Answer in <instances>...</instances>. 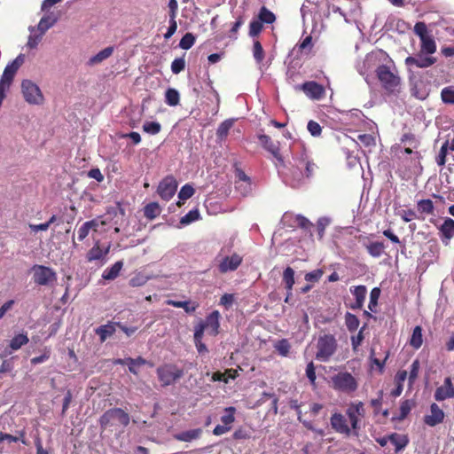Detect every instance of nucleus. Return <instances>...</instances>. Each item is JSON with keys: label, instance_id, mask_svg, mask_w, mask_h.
Segmentation results:
<instances>
[{"label": "nucleus", "instance_id": "1", "mask_svg": "<svg viewBox=\"0 0 454 454\" xmlns=\"http://www.w3.org/2000/svg\"><path fill=\"white\" fill-rule=\"evenodd\" d=\"M292 153V161L283 171V181L286 185L299 188L307 184L313 176L317 166L301 143L294 144Z\"/></svg>", "mask_w": 454, "mask_h": 454}, {"label": "nucleus", "instance_id": "2", "mask_svg": "<svg viewBox=\"0 0 454 454\" xmlns=\"http://www.w3.org/2000/svg\"><path fill=\"white\" fill-rule=\"evenodd\" d=\"M377 76L382 87L390 93L399 91L401 79L395 70H392L387 65H380L377 69Z\"/></svg>", "mask_w": 454, "mask_h": 454}, {"label": "nucleus", "instance_id": "3", "mask_svg": "<svg viewBox=\"0 0 454 454\" xmlns=\"http://www.w3.org/2000/svg\"><path fill=\"white\" fill-rule=\"evenodd\" d=\"M129 423V416L120 408H114L106 411L99 419L100 427L106 429L109 427H126Z\"/></svg>", "mask_w": 454, "mask_h": 454}, {"label": "nucleus", "instance_id": "4", "mask_svg": "<svg viewBox=\"0 0 454 454\" xmlns=\"http://www.w3.org/2000/svg\"><path fill=\"white\" fill-rule=\"evenodd\" d=\"M21 93L25 101L33 106L43 104L44 97L40 87L29 79L21 82Z\"/></svg>", "mask_w": 454, "mask_h": 454}, {"label": "nucleus", "instance_id": "5", "mask_svg": "<svg viewBox=\"0 0 454 454\" xmlns=\"http://www.w3.org/2000/svg\"><path fill=\"white\" fill-rule=\"evenodd\" d=\"M333 387L343 393H352L357 389L358 383L355 377L347 372H340L331 378Z\"/></svg>", "mask_w": 454, "mask_h": 454}, {"label": "nucleus", "instance_id": "6", "mask_svg": "<svg viewBox=\"0 0 454 454\" xmlns=\"http://www.w3.org/2000/svg\"><path fill=\"white\" fill-rule=\"evenodd\" d=\"M33 280L39 286H50L57 280L56 271L47 266L35 264L30 270Z\"/></svg>", "mask_w": 454, "mask_h": 454}, {"label": "nucleus", "instance_id": "7", "mask_svg": "<svg viewBox=\"0 0 454 454\" xmlns=\"http://www.w3.org/2000/svg\"><path fill=\"white\" fill-rule=\"evenodd\" d=\"M221 314L218 310L212 311L205 320L200 321L194 327V332H200L204 335L206 331L209 335L216 336L220 330Z\"/></svg>", "mask_w": 454, "mask_h": 454}, {"label": "nucleus", "instance_id": "8", "mask_svg": "<svg viewBox=\"0 0 454 454\" xmlns=\"http://www.w3.org/2000/svg\"><path fill=\"white\" fill-rule=\"evenodd\" d=\"M337 348L336 340L333 335H324L318 339L316 358L326 362L335 353Z\"/></svg>", "mask_w": 454, "mask_h": 454}, {"label": "nucleus", "instance_id": "9", "mask_svg": "<svg viewBox=\"0 0 454 454\" xmlns=\"http://www.w3.org/2000/svg\"><path fill=\"white\" fill-rule=\"evenodd\" d=\"M157 375L161 385L167 387L183 377L184 372L174 364H164L157 369Z\"/></svg>", "mask_w": 454, "mask_h": 454}, {"label": "nucleus", "instance_id": "10", "mask_svg": "<svg viewBox=\"0 0 454 454\" xmlns=\"http://www.w3.org/2000/svg\"><path fill=\"white\" fill-rule=\"evenodd\" d=\"M296 89L301 90L305 95L312 100H321L325 94V88L319 83L310 81L296 86Z\"/></svg>", "mask_w": 454, "mask_h": 454}, {"label": "nucleus", "instance_id": "11", "mask_svg": "<svg viewBox=\"0 0 454 454\" xmlns=\"http://www.w3.org/2000/svg\"><path fill=\"white\" fill-rule=\"evenodd\" d=\"M176 180L173 176H168L159 184L157 192L162 200L168 201L176 193Z\"/></svg>", "mask_w": 454, "mask_h": 454}, {"label": "nucleus", "instance_id": "12", "mask_svg": "<svg viewBox=\"0 0 454 454\" xmlns=\"http://www.w3.org/2000/svg\"><path fill=\"white\" fill-rule=\"evenodd\" d=\"M427 54L421 53L416 56H409L405 59V65L407 66L410 72L413 67L419 68H427L434 65L436 61L435 58L427 56Z\"/></svg>", "mask_w": 454, "mask_h": 454}, {"label": "nucleus", "instance_id": "13", "mask_svg": "<svg viewBox=\"0 0 454 454\" xmlns=\"http://www.w3.org/2000/svg\"><path fill=\"white\" fill-rule=\"evenodd\" d=\"M353 430L359 428V419L365 414L364 403L362 402H356L349 404L346 411Z\"/></svg>", "mask_w": 454, "mask_h": 454}, {"label": "nucleus", "instance_id": "14", "mask_svg": "<svg viewBox=\"0 0 454 454\" xmlns=\"http://www.w3.org/2000/svg\"><path fill=\"white\" fill-rule=\"evenodd\" d=\"M106 224V220L96 218L83 223L77 231V237L80 241H82L91 231H98L100 225Z\"/></svg>", "mask_w": 454, "mask_h": 454}, {"label": "nucleus", "instance_id": "15", "mask_svg": "<svg viewBox=\"0 0 454 454\" xmlns=\"http://www.w3.org/2000/svg\"><path fill=\"white\" fill-rule=\"evenodd\" d=\"M29 339L27 334L25 333H21L16 334L11 340L8 347L4 348L3 353L0 355L1 357H6L10 356L13 351L19 350L22 346L27 344Z\"/></svg>", "mask_w": 454, "mask_h": 454}, {"label": "nucleus", "instance_id": "16", "mask_svg": "<svg viewBox=\"0 0 454 454\" xmlns=\"http://www.w3.org/2000/svg\"><path fill=\"white\" fill-rule=\"evenodd\" d=\"M241 262L242 257L238 254H233L230 256H225L222 259V261L219 263V271L221 273L234 271L239 268Z\"/></svg>", "mask_w": 454, "mask_h": 454}, {"label": "nucleus", "instance_id": "17", "mask_svg": "<svg viewBox=\"0 0 454 454\" xmlns=\"http://www.w3.org/2000/svg\"><path fill=\"white\" fill-rule=\"evenodd\" d=\"M454 397V387L451 379L447 377L442 386L438 387L434 392L436 401H443Z\"/></svg>", "mask_w": 454, "mask_h": 454}, {"label": "nucleus", "instance_id": "18", "mask_svg": "<svg viewBox=\"0 0 454 454\" xmlns=\"http://www.w3.org/2000/svg\"><path fill=\"white\" fill-rule=\"evenodd\" d=\"M331 426L332 427L340 434H345V435H350L351 434V428L348 427L347 420L345 417L338 412H335L332 415L331 419Z\"/></svg>", "mask_w": 454, "mask_h": 454}, {"label": "nucleus", "instance_id": "19", "mask_svg": "<svg viewBox=\"0 0 454 454\" xmlns=\"http://www.w3.org/2000/svg\"><path fill=\"white\" fill-rule=\"evenodd\" d=\"M443 419V411L436 403H432L430 405V413L424 417V422L429 427H435L442 423Z\"/></svg>", "mask_w": 454, "mask_h": 454}, {"label": "nucleus", "instance_id": "20", "mask_svg": "<svg viewBox=\"0 0 454 454\" xmlns=\"http://www.w3.org/2000/svg\"><path fill=\"white\" fill-rule=\"evenodd\" d=\"M258 139L261 145L272 154V156L278 160L279 162H283V159L279 153V146L278 142H274L271 138L267 135H259Z\"/></svg>", "mask_w": 454, "mask_h": 454}, {"label": "nucleus", "instance_id": "21", "mask_svg": "<svg viewBox=\"0 0 454 454\" xmlns=\"http://www.w3.org/2000/svg\"><path fill=\"white\" fill-rule=\"evenodd\" d=\"M410 85L411 92L415 98L419 99H425L427 97L428 92L425 83L413 74L410 76Z\"/></svg>", "mask_w": 454, "mask_h": 454}, {"label": "nucleus", "instance_id": "22", "mask_svg": "<svg viewBox=\"0 0 454 454\" xmlns=\"http://www.w3.org/2000/svg\"><path fill=\"white\" fill-rule=\"evenodd\" d=\"M350 293L355 297V302L350 306L353 309H360L363 308L367 294L365 286H357L350 287Z\"/></svg>", "mask_w": 454, "mask_h": 454}, {"label": "nucleus", "instance_id": "23", "mask_svg": "<svg viewBox=\"0 0 454 454\" xmlns=\"http://www.w3.org/2000/svg\"><path fill=\"white\" fill-rule=\"evenodd\" d=\"M380 54L381 53L371 52L365 56L362 66L359 65L357 67L360 74L366 75L372 68L376 67Z\"/></svg>", "mask_w": 454, "mask_h": 454}, {"label": "nucleus", "instance_id": "24", "mask_svg": "<svg viewBox=\"0 0 454 454\" xmlns=\"http://www.w3.org/2000/svg\"><path fill=\"white\" fill-rule=\"evenodd\" d=\"M28 31L29 35L27 37L26 47L28 50H35L38 48L40 43L42 42L44 34L37 30L34 26L28 27Z\"/></svg>", "mask_w": 454, "mask_h": 454}, {"label": "nucleus", "instance_id": "25", "mask_svg": "<svg viewBox=\"0 0 454 454\" xmlns=\"http://www.w3.org/2000/svg\"><path fill=\"white\" fill-rule=\"evenodd\" d=\"M58 21V17L51 12L43 15L39 20L35 28L45 35V33L51 28Z\"/></svg>", "mask_w": 454, "mask_h": 454}, {"label": "nucleus", "instance_id": "26", "mask_svg": "<svg viewBox=\"0 0 454 454\" xmlns=\"http://www.w3.org/2000/svg\"><path fill=\"white\" fill-rule=\"evenodd\" d=\"M202 434L201 428H195L187 431H184L174 435V438L180 442H191L194 440L199 439Z\"/></svg>", "mask_w": 454, "mask_h": 454}, {"label": "nucleus", "instance_id": "27", "mask_svg": "<svg viewBox=\"0 0 454 454\" xmlns=\"http://www.w3.org/2000/svg\"><path fill=\"white\" fill-rule=\"evenodd\" d=\"M113 52H114L113 46L106 47V48L103 49L102 51H100L99 52H98L96 55L90 57L88 60V65L89 66L98 65V64L102 63L104 60H106V59H108L113 54Z\"/></svg>", "mask_w": 454, "mask_h": 454}, {"label": "nucleus", "instance_id": "28", "mask_svg": "<svg viewBox=\"0 0 454 454\" xmlns=\"http://www.w3.org/2000/svg\"><path fill=\"white\" fill-rule=\"evenodd\" d=\"M110 247L103 249L99 247L98 241L95 243L93 247L88 252L87 259L89 262L103 259L109 252Z\"/></svg>", "mask_w": 454, "mask_h": 454}, {"label": "nucleus", "instance_id": "29", "mask_svg": "<svg viewBox=\"0 0 454 454\" xmlns=\"http://www.w3.org/2000/svg\"><path fill=\"white\" fill-rule=\"evenodd\" d=\"M389 442L395 447V453H399L409 443V438L405 434H399L396 433L389 434Z\"/></svg>", "mask_w": 454, "mask_h": 454}, {"label": "nucleus", "instance_id": "30", "mask_svg": "<svg viewBox=\"0 0 454 454\" xmlns=\"http://www.w3.org/2000/svg\"><path fill=\"white\" fill-rule=\"evenodd\" d=\"M442 237L450 240L454 237V220L447 217L439 228Z\"/></svg>", "mask_w": 454, "mask_h": 454}, {"label": "nucleus", "instance_id": "31", "mask_svg": "<svg viewBox=\"0 0 454 454\" xmlns=\"http://www.w3.org/2000/svg\"><path fill=\"white\" fill-rule=\"evenodd\" d=\"M420 51L421 53L432 55L436 51V44L431 35L420 39Z\"/></svg>", "mask_w": 454, "mask_h": 454}, {"label": "nucleus", "instance_id": "32", "mask_svg": "<svg viewBox=\"0 0 454 454\" xmlns=\"http://www.w3.org/2000/svg\"><path fill=\"white\" fill-rule=\"evenodd\" d=\"M123 266L121 261L116 262L112 267L106 268L102 274L104 279L113 280L116 278Z\"/></svg>", "mask_w": 454, "mask_h": 454}, {"label": "nucleus", "instance_id": "33", "mask_svg": "<svg viewBox=\"0 0 454 454\" xmlns=\"http://www.w3.org/2000/svg\"><path fill=\"white\" fill-rule=\"evenodd\" d=\"M237 176L238 180L236 181L235 187L244 186L243 196H247L251 192L249 178L243 171H239Z\"/></svg>", "mask_w": 454, "mask_h": 454}, {"label": "nucleus", "instance_id": "34", "mask_svg": "<svg viewBox=\"0 0 454 454\" xmlns=\"http://www.w3.org/2000/svg\"><path fill=\"white\" fill-rule=\"evenodd\" d=\"M168 304L172 305L175 308H182L186 313H193L198 308V304H191L188 301H167Z\"/></svg>", "mask_w": 454, "mask_h": 454}, {"label": "nucleus", "instance_id": "35", "mask_svg": "<svg viewBox=\"0 0 454 454\" xmlns=\"http://www.w3.org/2000/svg\"><path fill=\"white\" fill-rule=\"evenodd\" d=\"M160 212L161 210L160 205L157 202L147 204L144 209L145 216L150 220L156 218L160 214Z\"/></svg>", "mask_w": 454, "mask_h": 454}, {"label": "nucleus", "instance_id": "36", "mask_svg": "<svg viewBox=\"0 0 454 454\" xmlns=\"http://www.w3.org/2000/svg\"><path fill=\"white\" fill-rule=\"evenodd\" d=\"M233 123H234V121L232 119H228V120H225L224 121H223L219 125V127L216 130V136L220 140H223L227 137L230 129L233 126Z\"/></svg>", "mask_w": 454, "mask_h": 454}, {"label": "nucleus", "instance_id": "37", "mask_svg": "<svg viewBox=\"0 0 454 454\" xmlns=\"http://www.w3.org/2000/svg\"><path fill=\"white\" fill-rule=\"evenodd\" d=\"M180 95L175 89H168L165 92V102L170 106H176L179 104Z\"/></svg>", "mask_w": 454, "mask_h": 454}, {"label": "nucleus", "instance_id": "38", "mask_svg": "<svg viewBox=\"0 0 454 454\" xmlns=\"http://www.w3.org/2000/svg\"><path fill=\"white\" fill-rule=\"evenodd\" d=\"M422 343H423L422 328L420 326H416L413 329V332H412V334H411V337L410 340V344L411 347L418 349L421 347Z\"/></svg>", "mask_w": 454, "mask_h": 454}, {"label": "nucleus", "instance_id": "39", "mask_svg": "<svg viewBox=\"0 0 454 454\" xmlns=\"http://www.w3.org/2000/svg\"><path fill=\"white\" fill-rule=\"evenodd\" d=\"M360 321L356 316L347 312L345 314V325L349 332H355L359 327Z\"/></svg>", "mask_w": 454, "mask_h": 454}, {"label": "nucleus", "instance_id": "40", "mask_svg": "<svg viewBox=\"0 0 454 454\" xmlns=\"http://www.w3.org/2000/svg\"><path fill=\"white\" fill-rule=\"evenodd\" d=\"M115 329L112 325H105L99 326L96 330V333L100 337L101 341H105L108 337L114 334Z\"/></svg>", "mask_w": 454, "mask_h": 454}, {"label": "nucleus", "instance_id": "41", "mask_svg": "<svg viewBox=\"0 0 454 454\" xmlns=\"http://www.w3.org/2000/svg\"><path fill=\"white\" fill-rule=\"evenodd\" d=\"M441 98L444 104L454 105V86H448L442 90Z\"/></svg>", "mask_w": 454, "mask_h": 454}, {"label": "nucleus", "instance_id": "42", "mask_svg": "<svg viewBox=\"0 0 454 454\" xmlns=\"http://www.w3.org/2000/svg\"><path fill=\"white\" fill-rule=\"evenodd\" d=\"M283 281L286 285V288L287 291H292L293 286L294 284V270L287 267L283 273Z\"/></svg>", "mask_w": 454, "mask_h": 454}, {"label": "nucleus", "instance_id": "43", "mask_svg": "<svg viewBox=\"0 0 454 454\" xmlns=\"http://www.w3.org/2000/svg\"><path fill=\"white\" fill-rule=\"evenodd\" d=\"M274 348L280 356L286 357L289 355L291 345L287 340L282 339L275 343Z\"/></svg>", "mask_w": 454, "mask_h": 454}, {"label": "nucleus", "instance_id": "44", "mask_svg": "<svg viewBox=\"0 0 454 454\" xmlns=\"http://www.w3.org/2000/svg\"><path fill=\"white\" fill-rule=\"evenodd\" d=\"M368 253L373 257H380L384 251V245L381 242H372L367 246Z\"/></svg>", "mask_w": 454, "mask_h": 454}, {"label": "nucleus", "instance_id": "45", "mask_svg": "<svg viewBox=\"0 0 454 454\" xmlns=\"http://www.w3.org/2000/svg\"><path fill=\"white\" fill-rule=\"evenodd\" d=\"M200 218V212L197 209L189 211L186 215L181 217L180 224L184 226L188 225Z\"/></svg>", "mask_w": 454, "mask_h": 454}, {"label": "nucleus", "instance_id": "46", "mask_svg": "<svg viewBox=\"0 0 454 454\" xmlns=\"http://www.w3.org/2000/svg\"><path fill=\"white\" fill-rule=\"evenodd\" d=\"M127 361H128L129 370L133 374L138 373L137 367L147 364V361L142 357H137V358L129 357V358H127Z\"/></svg>", "mask_w": 454, "mask_h": 454}, {"label": "nucleus", "instance_id": "47", "mask_svg": "<svg viewBox=\"0 0 454 454\" xmlns=\"http://www.w3.org/2000/svg\"><path fill=\"white\" fill-rule=\"evenodd\" d=\"M258 18L262 23H267V24L273 23L276 19L275 15L270 11H269L266 7H262L260 10Z\"/></svg>", "mask_w": 454, "mask_h": 454}, {"label": "nucleus", "instance_id": "48", "mask_svg": "<svg viewBox=\"0 0 454 454\" xmlns=\"http://www.w3.org/2000/svg\"><path fill=\"white\" fill-rule=\"evenodd\" d=\"M235 411H236V409L234 407L225 408V410H224L225 414L223 415L221 418V421L223 422V425H225L227 427H231V425L235 420V417H234Z\"/></svg>", "mask_w": 454, "mask_h": 454}, {"label": "nucleus", "instance_id": "49", "mask_svg": "<svg viewBox=\"0 0 454 454\" xmlns=\"http://www.w3.org/2000/svg\"><path fill=\"white\" fill-rule=\"evenodd\" d=\"M418 210L425 214H432L434 212V203L431 200H420L418 202Z\"/></svg>", "mask_w": 454, "mask_h": 454}, {"label": "nucleus", "instance_id": "50", "mask_svg": "<svg viewBox=\"0 0 454 454\" xmlns=\"http://www.w3.org/2000/svg\"><path fill=\"white\" fill-rule=\"evenodd\" d=\"M160 124L156 121H145L143 125V130L151 135H156L160 131Z\"/></svg>", "mask_w": 454, "mask_h": 454}, {"label": "nucleus", "instance_id": "51", "mask_svg": "<svg viewBox=\"0 0 454 454\" xmlns=\"http://www.w3.org/2000/svg\"><path fill=\"white\" fill-rule=\"evenodd\" d=\"M449 151V141H446L441 146L440 152L436 157V163L439 166H444L446 163V156Z\"/></svg>", "mask_w": 454, "mask_h": 454}, {"label": "nucleus", "instance_id": "52", "mask_svg": "<svg viewBox=\"0 0 454 454\" xmlns=\"http://www.w3.org/2000/svg\"><path fill=\"white\" fill-rule=\"evenodd\" d=\"M195 43V37L191 33H186L180 40L179 46L184 50H189Z\"/></svg>", "mask_w": 454, "mask_h": 454}, {"label": "nucleus", "instance_id": "53", "mask_svg": "<svg viewBox=\"0 0 454 454\" xmlns=\"http://www.w3.org/2000/svg\"><path fill=\"white\" fill-rule=\"evenodd\" d=\"M203 336L204 335L202 333H200V332H199V333L194 332V334H193L194 343H195V347L200 354L207 352V348L205 345V343H203V341H202Z\"/></svg>", "mask_w": 454, "mask_h": 454}, {"label": "nucleus", "instance_id": "54", "mask_svg": "<svg viewBox=\"0 0 454 454\" xmlns=\"http://www.w3.org/2000/svg\"><path fill=\"white\" fill-rule=\"evenodd\" d=\"M380 295V289L378 287H374L370 294V301L368 308L371 311H375V308L378 304V300Z\"/></svg>", "mask_w": 454, "mask_h": 454}, {"label": "nucleus", "instance_id": "55", "mask_svg": "<svg viewBox=\"0 0 454 454\" xmlns=\"http://www.w3.org/2000/svg\"><path fill=\"white\" fill-rule=\"evenodd\" d=\"M193 194H194L193 187L191 184H186L181 188V190L178 193V199L180 200H186L190 199Z\"/></svg>", "mask_w": 454, "mask_h": 454}, {"label": "nucleus", "instance_id": "56", "mask_svg": "<svg viewBox=\"0 0 454 454\" xmlns=\"http://www.w3.org/2000/svg\"><path fill=\"white\" fill-rule=\"evenodd\" d=\"M3 441H7L9 442H16L20 441L23 444H27V441L25 439V433L20 431L17 435H12L9 434L3 433Z\"/></svg>", "mask_w": 454, "mask_h": 454}, {"label": "nucleus", "instance_id": "57", "mask_svg": "<svg viewBox=\"0 0 454 454\" xmlns=\"http://www.w3.org/2000/svg\"><path fill=\"white\" fill-rule=\"evenodd\" d=\"M253 55L257 63H261L264 58V51L260 42H254Z\"/></svg>", "mask_w": 454, "mask_h": 454}, {"label": "nucleus", "instance_id": "58", "mask_svg": "<svg viewBox=\"0 0 454 454\" xmlns=\"http://www.w3.org/2000/svg\"><path fill=\"white\" fill-rule=\"evenodd\" d=\"M185 67V60L184 58L175 59L171 63V71L173 74H179Z\"/></svg>", "mask_w": 454, "mask_h": 454}, {"label": "nucleus", "instance_id": "59", "mask_svg": "<svg viewBox=\"0 0 454 454\" xmlns=\"http://www.w3.org/2000/svg\"><path fill=\"white\" fill-rule=\"evenodd\" d=\"M357 141L365 147H370L375 145V137L369 134L358 135Z\"/></svg>", "mask_w": 454, "mask_h": 454}, {"label": "nucleus", "instance_id": "60", "mask_svg": "<svg viewBox=\"0 0 454 454\" xmlns=\"http://www.w3.org/2000/svg\"><path fill=\"white\" fill-rule=\"evenodd\" d=\"M420 364L419 360H414L411 365V371L409 373V382L410 384H413L415 380L418 377L419 372Z\"/></svg>", "mask_w": 454, "mask_h": 454}, {"label": "nucleus", "instance_id": "61", "mask_svg": "<svg viewBox=\"0 0 454 454\" xmlns=\"http://www.w3.org/2000/svg\"><path fill=\"white\" fill-rule=\"evenodd\" d=\"M307 129L313 137H319L321 135L322 128L319 123L315 121H309L308 122Z\"/></svg>", "mask_w": 454, "mask_h": 454}, {"label": "nucleus", "instance_id": "62", "mask_svg": "<svg viewBox=\"0 0 454 454\" xmlns=\"http://www.w3.org/2000/svg\"><path fill=\"white\" fill-rule=\"evenodd\" d=\"M324 271L321 269L315 270L305 275V280L308 282H317L323 276Z\"/></svg>", "mask_w": 454, "mask_h": 454}, {"label": "nucleus", "instance_id": "63", "mask_svg": "<svg viewBox=\"0 0 454 454\" xmlns=\"http://www.w3.org/2000/svg\"><path fill=\"white\" fill-rule=\"evenodd\" d=\"M294 223L302 229L308 230L312 223L304 216L297 215L294 217Z\"/></svg>", "mask_w": 454, "mask_h": 454}, {"label": "nucleus", "instance_id": "64", "mask_svg": "<svg viewBox=\"0 0 454 454\" xmlns=\"http://www.w3.org/2000/svg\"><path fill=\"white\" fill-rule=\"evenodd\" d=\"M262 25L259 20H253L250 23L249 35L251 36H255L262 31Z\"/></svg>", "mask_w": 454, "mask_h": 454}]
</instances>
